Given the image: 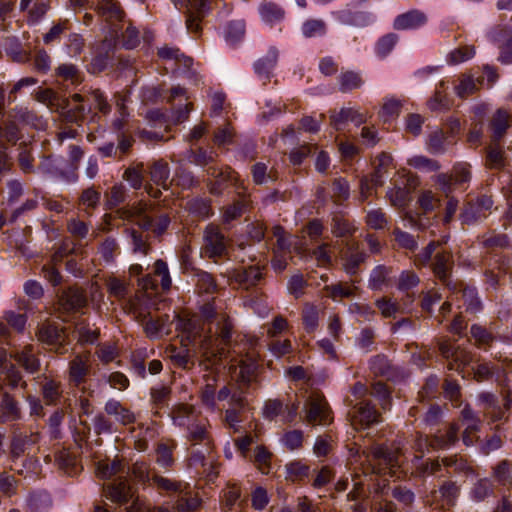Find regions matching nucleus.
I'll return each instance as SVG.
<instances>
[{"instance_id":"f257e3e1","label":"nucleus","mask_w":512,"mask_h":512,"mask_svg":"<svg viewBox=\"0 0 512 512\" xmlns=\"http://www.w3.org/2000/svg\"><path fill=\"white\" fill-rule=\"evenodd\" d=\"M200 317L204 323L210 325L208 332L193 318H180L176 328L182 333V342L195 348L208 349L212 344L213 336H217L224 344L232 338V323L229 318L218 311L213 301L204 303L200 307ZM186 346V344H184Z\"/></svg>"},{"instance_id":"f03ea898","label":"nucleus","mask_w":512,"mask_h":512,"mask_svg":"<svg viewBox=\"0 0 512 512\" xmlns=\"http://www.w3.org/2000/svg\"><path fill=\"white\" fill-rule=\"evenodd\" d=\"M470 177L471 175L468 167L463 165L455 166L453 173H441L436 176V184L448 197L445 213L442 218L444 224L451 222L459 204L458 199L453 196L449 197V194L460 188L464 183H467L470 180Z\"/></svg>"},{"instance_id":"7ed1b4c3","label":"nucleus","mask_w":512,"mask_h":512,"mask_svg":"<svg viewBox=\"0 0 512 512\" xmlns=\"http://www.w3.org/2000/svg\"><path fill=\"white\" fill-rule=\"evenodd\" d=\"M178 11L185 9L186 29L189 33L200 35L201 20L211 12V0H172Z\"/></svg>"},{"instance_id":"20e7f679","label":"nucleus","mask_w":512,"mask_h":512,"mask_svg":"<svg viewBox=\"0 0 512 512\" xmlns=\"http://www.w3.org/2000/svg\"><path fill=\"white\" fill-rule=\"evenodd\" d=\"M510 126L509 113L503 108H498L494 112L488 124L491 146L488 148L487 160H504L502 158L503 151L500 146V142L504 138Z\"/></svg>"},{"instance_id":"39448f33","label":"nucleus","mask_w":512,"mask_h":512,"mask_svg":"<svg viewBox=\"0 0 512 512\" xmlns=\"http://www.w3.org/2000/svg\"><path fill=\"white\" fill-rule=\"evenodd\" d=\"M107 464L116 478L105 488L106 497L113 502L127 504L132 498V491L125 477V474H128L129 470L126 471L121 460L118 459H114Z\"/></svg>"},{"instance_id":"423d86ee","label":"nucleus","mask_w":512,"mask_h":512,"mask_svg":"<svg viewBox=\"0 0 512 512\" xmlns=\"http://www.w3.org/2000/svg\"><path fill=\"white\" fill-rule=\"evenodd\" d=\"M116 44L112 39L105 38L97 43L91 52V61L87 66L90 74L97 75L115 64Z\"/></svg>"},{"instance_id":"0eeeda50","label":"nucleus","mask_w":512,"mask_h":512,"mask_svg":"<svg viewBox=\"0 0 512 512\" xmlns=\"http://www.w3.org/2000/svg\"><path fill=\"white\" fill-rule=\"evenodd\" d=\"M307 422L313 426H327L333 418L325 398L319 394L310 395L303 408Z\"/></svg>"},{"instance_id":"6e6552de","label":"nucleus","mask_w":512,"mask_h":512,"mask_svg":"<svg viewBox=\"0 0 512 512\" xmlns=\"http://www.w3.org/2000/svg\"><path fill=\"white\" fill-rule=\"evenodd\" d=\"M37 336L39 341L46 345L49 350L57 354L68 352L66 337L59 325L45 321L38 326Z\"/></svg>"},{"instance_id":"1a4fd4ad","label":"nucleus","mask_w":512,"mask_h":512,"mask_svg":"<svg viewBox=\"0 0 512 512\" xmlns=\"http://www.w3.org/2000/svg\"><path fill=\"white\" fill-rule=\"evenodd\" d=\"M493 200L490 196L482 195L467 202L460 213V220L465 225H475L482 222L490 213Z\"/></svg>"},{"instance_id":"9d476101","label":"nucleus","mask_w":512,"mask_h":512,"mask_svg":"<svg viewBox=\"0 0 512 512\" xmlns=\"http://www.w3.org/2000/svg\"><path fill=\"white\" fill-rule=\"evenodd\" d=\"M335 21L341 25L365 28L373 25L377 16L370 11L352 10L349 8L332 12Z\"/></svg>"},{"instance_id":"9b49d317","label":"nucleus","mask_w":512,"mask_h":512,"mask_svg":"<svg viewBox=\"0 0 512 512\" xmlns=\"http://www.w3.org/2000/svg\"><path fill=\"white\" fill-rule=\"evenodd\" d=\"M432 270L435 276L449 289L455 291L458 284L452 280L454 261L451 253L438 252L432 261Z\"/></svg>"},{"instance_id":"f8f14e48","label":"nucleus","mask_w":512,"mask_h":512,"mask_svg":"<svg viewBox=\"0 0 512 512\" xmlns=\"http://www.w3.org/2000/svg\"><path fill=\"white\" fill-rule=\"evenodd\" d=\"M203 248L209 258L222 257L227 252L226 240L219 228L207 225L203 233Z\"/></svg>"},{"instance_id":"ddd939ff","label":"nucleus","mask_w":512,"mask_h":512,"mask_svg":"<svg viewBox=\"0 0 512 512\" xmlns=\"http://www.w3.org/2000/svg\"><path fill=\"white\" fill-rule=\"evenodd\" d=\"M478 400L493 422L501 421L504 418L505 412L510 409L512 404V399L509 394L503 396L502 404L495 394L489 392L481 393L478 396Z\"/></svg>"},{"instance_id":"4468645a","label":"nucleus","mask_w":512,"mask_h":512,"mask_svg":"<svg viewBox=\"0 0 512 512\" xmlns=\"http://www.w3.org/2000/svg\"><path fill=\"white\" fill-rule=\"evenodd\" d=\"M229 279L240 288L250 290L263 280V273L259 266L251 265L232 270L229 274Z\"/></svg>"},{"instance_id":"2eb2a0df","label":"nucleus","mask_w":512,"mask_h":512,"mask_svg":"<svg viewBox=\"0 0 512 512\" xmlns=\"http://www.w3.org/2000/svg\"><path fill=\"white\" fill-rule=\"evenodd\" d=\"M368 254L359 248L356 243H348L341 252V262L344 271L349 276H355L359 272V267L366 261Z\"/></svg>"},{"instance_id":"dca6fc26","label":"nucleus","mask_w":512,"mask_h":512,"mask_svg":"<svg viewBox=\"0 0 512 512\" xmlns=\"http://www.w3.org/2000/svg\"><path fill=\"white\" fill-rule=\"evenodd\" d=\"M353 419L363 428H368L381 421V415L369 399H361L352 407Z\"/></svg>"},{"instance_id":"f3484780","label":"nucleus","mask_w":512,"mask_h":512,"mask_svg":"<svg viewBox=\"0 0 512 512\" xmlns=\"http://www.w3.org/2000/svg\"><path fill=\"white\" fill-rule=\"evenodd\" d=\"M368 459L375 462L374 469L378 466L380 473L384 468H392L400 465L399 452L385 445H374L369 454Z\"/></svg>"},{"instance_id":"a211bd4d","label":"nucleus","mask_w":512,"mask_h":512,"mask_svg":"<svg viewBox=\"0 0 512 512\" xmlns=\"http://www.w3.org/2000/svg\"><path fill=\"white\" fill-rule=\"evenodd\" d=\"M279 50L275 46H270L266 55L257 59L253 63L254 73L264 80H270L273 77V71L277 66Z\"/></svg>"},{"instance_id":"6ab92c4d","label":"nucleus","mask_w":512,"mask_h":512,"mask_svg":"<svg viewBox=\"0 0 512 512\" xmlns=\"http://www.w3.org/2000/svg\"><path fill=\"white\" fill-rule=\"evenodd\" d=\"M176 446L177 444L173 440L170 443L160 441L155 446L154 461L164 473L170 472L176 463L174 458Z\"/></svg>"},{"instance_id":"aec40b11","label":"nucleus","mask_w":512,"mask_h":512,"mask_svg":"<svg viewBox=\"0 0 512 512\" xmlns=\"http://www.w3.org/2000/svg\"><path fill=\"white\" fill-rule=\"evenodd\" d=\"M456 143V140L452 139L443 130L436 129L429 133L426 140V148L430 154L440 156L445 154Z\"/></svg>"},{"instance_id":"412c9836","label":"nucleus","mask_w":512,"mask_h":512,"mask_svg":"<svg viewBox=\"0 0 512 512\" xmlns=\"http://www.w3.org/2000/svg\"><path fill=\"white\" fill-rule=\"evenodd\" d=\"M55 162H41L38 170L49 177L66 182H76L78 179L76 162H65V168L54 167Z\"/></svg>"},{"instance_id":"4be33fe9","label":"nucleus","mask_w":512,"mask_h":512,"mask_svg":"<svg viewBox=\"0 0 512 512\" xmlns=\"http://www.w3.org/2000/svg\"><path fill=\"white\" fill-rule=\"evenodd\" d=\"M104 412L106 415L113 417L116 423L123 426L133 424L136 421L135 414L115 398H109L105 402Z\"/></svg>"},{"instance_id":"5701e85b","label":"nucleus","mask_w":512,"mask_h":512,"mask_svg":"<svg viewBox=\"0 0 512 512\" xmlns=\"http://www.w3.org/2000/svg\"><path fill=\"white\" fill-rule=\"evenodd\" d=\"M170 223L171 219L166 213L154 215L143 214L138 220V225L141 229L151 231L155 236H161L164 234Z\"/></svg>"},{"instance_id":"b1692460","label":"nucleus","mask_w":512,"mask_h":512,"mask_svg":"<svg viewBox=\"0 0 512 512\" xmlns=\"http://www.w3.org/2000/svg\"><path fill=\"white\" fill-rule=\"evenodd\" d=\"M426 22L427 17L422 11L412 9L396 16L393 27L396 30H414L422 27Z\"/></svg>"},{"instance_id":"393cba45","label":"nucleus","mask_w":512,"mask_h":512,"mask_svg":"<svg viewBox=\"0 0 512 512\" xmlns=\"http://www.w3.org/2000/svg\"><path fill=\"white\" fill-rule=\"evenodd\" d=\"M59 304L67 312L77 311L87 305V298L80 289L69 287L59 296Z\"/></svg>"},{"instance_id":"a878e982","label":"nucleus","mask_w":512,"mask_h":512,"mask_svg":"<svg viewBox=\"0 0 512 512\" xmlns=\"http://www.w3.org/2000/svg\"><path fill=\"white\" fill-rule=\"evenodd\" d=\"M258 12L263 23L270 27L279 24L285 17L284 9L279 4L271 1L261 2Z\"/></svg>"},{"instance_id":"bb28decb","label":"nucleus","mask_w":512,"mask_h":512,"mask_svg":"<svg viewBox=\"0 0 512 512\" xmlns=\"http://www.w3.org/2000/svg\"><path fill=\"white\" fill-rule=\"evenodd\" d=\"M438 349L445 359L451 360L449 362L450 369L458 370L467 361V355L459 347L446 340L438 341Z\"/></svg>"},{"instance_id":"cd10ccee","label":"nucleus","mask_w":512,"mask_h":512,"mask_svg":"<svg viewBox=\"0 0 512 512\" xmlns=\"http://www.w3.org/2000/svg\"><path fill=\"white\" fill-rule=\"evenodd\" d=\"M19 419H21L19 403L8 392H4L0 402V423L13 422Z\"/></svg>"},{"instance_id":"c85d7f7f","label":"nucleus","mask_w":512,"mask_h":512,"mask_svg":"<svg viewBox=\"0 0 512 512\" xmlns=\"http://www.w3.org/2000/svg\"><path fill=\"white\" fill-rule=\"evenodd\" d=\"M392 267L377 265L372 269L368 279V288L372 291H382L390 284Z\"/></svg>"},{"instance_id":"c756f323","label":"nucleus","mask_w":512,"mask_h":512,"mask_svg":"<svg viewBox=\"0 0 512 512\" xmlns=\"http://www.w3.org/2000/svg\"><path fill=\"white\" fill-rule=\"evenodd\" d=\"M201 505L200 499L193 496L190 491L183 488L175 494L173 512H195Z\"/></svg>"},{"instance_id":"7c9ffc66","label":"nucleus","mask_w":512,"mask_h":512,"mask_svg":"<svg viewBox=\"0 0 512 512\" xmlns=\"http://www.w3.org/2000/svg\"><path fill=\"white\" fill-rule=\"evenodd\" d=\"M15 121L22 125L30 126L37 130L44 129L46 122L42 116H38L34 111L29 110L27 107L16 106L13 108Z\"/></svg>"},{"instance_id":"2f4dec72","label":"nucleus","mask_w":512,"mask_h":512,"mask_svg":"<svg viewBox=\"0 0 512 512\" xmlns=\"http://www.w3.org/2000/svg\"><path fill=\"white\" fill-rule=\"evenodd\" d=\"M171 390L164 385L154 386L150 389V402L153 413L161 416V410L168 408Z\"/></svg>"},{"instance_id":"473e14b6","label":"nucleus","mask_w":512,"mask_h":512,"mask_svg":"<svg viewBox=\"0 0 512 512\" xmlns=\"http://www.w3.org/2000/svg\"><path fill=\"white\" fill-rule=\"evenodd\" d=\"M442 462L445 467V474H443L442 476L466 477L472 473V468L467 464V462L457 456L444 457L442 458Z\"/></svg>"},{"instance_id":"72a5a7b5","label":"nucleus","mask_w":512,"mask_h":512,"mask_svg":"<svg viewBox=\"0 0 512 512\" xmlns=\"http://www.w3.org/2000/svg\"><path fill=\"white\" fill-rule=\"evenodd\" d=\"M12 357L24 368L27 373L35 374L40 369V360L33 353L31 346L16 351Z\"/></svg>"},{"instance_id":"f704fd0d","label":"nucleus","mask_w":512,"mask_h":512,"mask_svg":"<svg viewBox=\"0 0 512 512\" xmlns=\"http://www.w3.org/2000/svg\"><path fill=\"white\" fill-rule=\"evenodd\" d=\"M40 391L46 405L55 406L60 402L62 390L59 382L44 377L40 382Z\"/></svg>"},{"instance_id":"c9c22d12","label":"nucleus","mask_w":512,"mask_h":512,"mask_svg":"<svg viewBox=\"0 0 512 512\" xmlns=\"http://www.w3.org/2000/svg\"><path fill=\"white\" fill-rule=\"evenodd\" d=\"M90 367L85 359L81 356H76L69 362V380L75 386H79L85 382L89 374Z\"/></svg>"},{"instance_id":"e433bc0d","label":"nucleus","mask_w":512,"mask_h":512,"mask_svg":"<svg viewBox=\"0 0 512 512\" xmlns=\"http://www.w3.org/2000/svg\"><path fill=\"white\" fill-rule=\"evenodd\" d=\"M245 31L246 24L244 20H231L227 22L224 27V38L226 43L230 46L238 45L243 40Z\"/></svg>"},{"instance_id":"4c0bfd02","label":"nucleus","mask_w":512,"mask_h":512,"mask_svg":"<svg viewBox=\"0 0 512 512\" xmlns=\"http://www.w3.org/2000/svg\"><path fill=\"white\" fill-rule=\"evenodd\" d=\"M391 496L402 506L405 511H411L416 499L412 489L403 484H396L390 488Z\"/></svg>"},{"instance_id":"58836bf2","label":"nucleus","mask_w":512,"mask_h":512,"mask_svg":"<svg viewBox=\"0 0 512 512\" xmlns=\"http://www.w3.org/2000/svg\"><path fill=\"white\" fill-rule=\"evenodd\" d=\"M285 479L300 482L310 475V467L300 460H293L285 464Z\"/></svg>"},{"instance_id":"ea45409f","label":"nucleus","mask_w":512,"mask_h":512,"mask_svg":"<svg viewBox=\"0 0 512 512\" xmlns=\"http://www.w3.org/2000/svg\"><path fill=\"white\" fill-rule=\"evenodd\" d=\"M6 54L17 63H28L31 61V54L26 52L19 38L13 36L8 38L5 44Z\"/></svg>"},{"instance_id":"a19ab883","label":"nucleus","mask_w":512,"mask_h":512,"mask_svg":"<svg viewBox=\"0 0 512 512\" xmlns=\"http://www.w3.org/2000/svg\"><path fill=\"white\" fill-rule=\"evenodd\" d=\"M130 472L137 482L144 486H151L154 472L157 471L155 468H150V465L147 462L137 461L133 464Z\"/></svg>"},{"instance_id":"79ce46f5","label":"nucleus","mask_w":512,"mask_h":512,"mask_svg":"<svg viewBox=\"0 0 512 512\" xmlns=\"http://www.w3.org/2000/svg\"><path fill=\"white\" fill-rule=\"evenodd\" d=\"M151 486L155 487L160 492H165L168 496L175 495L177 492H180L182 488L181 482L164 477L158 471L154 472Z\"/></svg>"},{"instance_id":"37998d69","label":"nucleus","mask_w":512,"mask_h":512,"mask_svg":"<svg viewBox=\"0 0 512 512\" xmlns=\"http://www.w3.org/2000/svg\"><path fill=\"white\" fill-rule=\"evenodd\" d=\"M50 495L45 491H34L29 494L27 506L29 512H44L51 506Z\"/></svg>"},{"instance_id":"c03bdc74","label":"nucleus","mask_w":512,"mask_h":512,"mask_svg":"<svg viewBox=\"0 0 512 512\" xmlns=\"http://www.w3.org/2000/svg\"><path fill=\"white\" fill-rule=\"evenodd\" d=\"M470 334L474 338L476 346L485 351L490 348L495 340L493 333L480 324H473L470 328Z\"/></svg>"},{"instance_id":"a18cd8bd","label":"nucleus","mask_w":512,"mask_h":512,"mask_svg":"<svg viewBox=\"0 0 512 512\" xmlns=\"http://www.w3.org/2000/svg\"><path fill=\"white\" fill-rule=\"evenodd\" d=\"M120 247L117 240L112 236H107L99 245L98 253L105 263L114 262L119 254Z\"/></svg>"},{"instance_id":"49530a36","label":"nucleus","mask_w":512,"mask_h":512,"mask_svg":"<svg viewBox=\"0 0 512 512\" xmlns=\"http://www.w3.org/2000/svg\"><path fill=\"white\" fill-rule=\"evenodd\" d=\"M170 358L174 365L185 370L191 369L195 365L194 354L188 348H174Z\"/></svg>"},{"instance_id":"de8ad7c7","label":"nucleus","mask_w":512,"mask_h":512,"mask_svg":"<svg viewBox=\"0 0 512 512\" xmlns=\"http://www.w3.org/2000/svg\"><path fill=\"white\" fill-rule=\"evenodd\" d=\"M369 367L376 376L390 378L393 375L392 366L385 355L380 354L372 357L369 361Z\"/></svg>"},{"instance_id":"09e8293b","label":"nucleus","mask_w":512,"mask_h":512,"mask_svg":"<svg viewBox=\"0 0 512 512\" xmlns=\"http://www.w3.org/2000/svg\"><path fill=\"white\" fill-rule=\"evenodd\" d=\"M32 444L33 441L31 437L23 435L22 433H14L10 445L11 460L15 462L24 454L27 446Z\"/></svg>"},{"instance_id":"8fccbe9b","label":"nucleus","mask_w":512,"mask_h":512,"mask_svg":"<svg viewBox=\"0 0 512 512\" xmlns=\"http://www.w3.org/2000/svg\"><path fill=\"white\" fill-rule=\"evenodd\" d=\"M193 279L202 292L211 294L217 291V284L210 273L200 269H193Z\"/></svg>"},{"instance_id":"3c124183","label":"nucleus","mask_w":512,"mask_h":512,"mask_svg":"<svg viewBox=\"0 0 512 512\" xmlns=\"http://www.w3.org/2000/svg\"><path fill=\"white\" fill-rule=\"evenodd\" d=\"M363 80L359 73L346 71L339 77V90L343 93L350 92L362 86Z\"/></svg>"},{"instance_id":"603ef678","label":"nucleus","mask_w":512,"mask_h":512,"mask_svg":"<svg viewBox=\"0 0 512 512\" xmlns=\"http://www.w3.org/2000/svg\"><path fill=\"white\" fill-rule=\"evenodd\" d=\"M396 33H388L378 39L375 45V53L379 58H385L394 49L398 42Z\"/></svg>"},{"instance_id":"864d4df0","label":"nucleus","mask_w":512,"mask_h":512,"mask_svg":"<svg viewBox=\"0 0 512 512\" xmlns=\"http://www.w3.org/2000/svg\"><path fill=\"white\" fill-rule=\"evenodd\" d=\"M462 297L467 312L476 314L482 310V303L474 287H464L462 289Z\"/></svg>"},{"instance_id":"5fc2aeb1","label":"nucleus","mask_w":512,"mask_h":512,"mask_svg":"<svg viewBox=\"0 0 512 512\" xmlns=\"http://www.w3.org/2000/svg\"><path fill=\"white\" fill-rule=\"evenodd\" d=\"M481 243L488 253H492L498 249L507 248L510 241L506 234H491L483 236Z\"/></svg>"},{"instance_id":"6e6d98bb","label":"nucleus","mask_w":512,"mask_h":512,"mask_svg":"<svg viewBox=\"0 0 512 512\" xmlns=\"http://www.w3.org/2000/svg\"><path fill=\"white\" fill-rule=\"evenodd\" d=\"M224 508L226 512H239L241 507V492L235 486L228 487L224 490Z\"/></svg>"},{"instance_id":"4d7b16f0","label":"nucleus","mask_w":512,"mask_h":512,"mask_svg":"<svg viewBox=\"0 0 512 512\" xmlns=\"http://www.w3.org/2000/svg\"><path fill=\"white\" fill-rule=\"evenodd\" d=\"M97 11L108 21L120 20L122 18V12L112 0H102L97 4Z\"/></svg>"},{"instance_id":"13d9d810","label":"nucleus","mask_w":512,"mask_h":512,"mask_svg":"<svg viewBox=\"0 0 512 512\" xmlns=\"http://www.w3.org/2000/svg\"><path fill=\"white\" fill-rule=\"evenodd\" d=\"M190 213L200 218H207L211 214L210 200L207 198H193L187 203Z\"/></svg>"},{"instance_id":"bf43d9fd","label":"nucleus","mask_w":512,"mask_h":512,"mask_svg":"<svg viewBox=\"0 0 512 512\" xmlns=\"http://www.w3.org/2000/svg\"><path fill=\"white\" fill-rule=\"evenodd\" d=\"M371 396L377 398L383 410H388L391 407V392L388 387L382 382H375L372 385Z\"/></svg>"},{"instance_id":"052dcab7","label":"nucleus","mask_w":512,"mask_h":512,"mask_svg":"<svg viewBox=\"0 0 512 512\" xmlns=\"http://www.w3.org/2000/svg\"><path fill=\"white\" fill-rule=\"evenodd\" d=\"M49 10L48 0H37L34 6L28 12V25H38L45 17Z\"/></svg>"},{"instance_id":"680f3d73","label":"nucleus","mask_w":512,"mask_h":512,"mask_svg":"<svg viewBox=\"0 0 512 512\" xmlns=\"http://www.w3.org/2000/svg\"><path fill=\"white\" fill-rule=\"evenodd\" d=\"M106 208L112 209L123 203L126 199V189L123 184H115L109 192L105 193Z\"/></svg>"},{"instance_id":"e2e57ef3","label":"nucleus","mask_w":512,"mask_h":512,"mask_svg":"<svg viewBox=\"0 0 512 512\" xmlns=\"http://www.w3.org/2000/svg\"><path fill=\"white\" fill-rule=\"evenodd\" d=\"M272 454L263 446H257L254 450L253 461L262 474H269L271 470Z\"/></svg>"},{"instance_id":"0e129e2a","label":"nucleus","mask_w":512,"mask_h":512,"mask_svg":"<svg viewBox=\"0 0 512 512\" xmlns=\"http://www.w3.org/2000/svg\"><path fill=\"white\" fill-rule=\"evenodd\" d=\"M420 283L419 276L412 270H403L399 277L396 284V287L401 292H407Z\"/></svg>"},{"instance_id":"69168bd1","label":"nucleus","mask_w":512,"mask_h":512,"mask_svg":"<svg viewBox=\"0 0 512 512\" xmlns=\"http://www.w3.org/2000/svg\"><path fill=\"white\" fill-rule=\"evenodd\" d=\"M237 155L243 158L253 157L257 145L256 142L250 137H236V142L233 145Z\"/></svg>"},{"instance_id":"338daca9","label":"nucleus","mask_w":512,"mask_h":512,"mask_svg":"<svg viewBox=\"0 0 512 512\" xmlns=\"http://www.w3.org/2000/svg\"><path fill=\"white\" fill-rule=\"evenodd\" d=\"M236 137L237 136L235 135L233 130L229 126H226L219 128L214 133L212 141L215 145H217L220 148H225L228 146L233 147L234 143L236 142Z\"/></svg>"},{"instance_id":"774afa93","label":"nucleus","mask_w":512,"mask_h":512,"mask_svg":"<svg viewBox=\"0 0 512 512\" xmlns=\"http://www.w3.org/2000/svg\"><path fill=\"white\" fill-rule=\"evenodd\" d=\"M510 466L511 464L507 460L499 462L494 468L493 476L499 484L503 486H509L512 488V476Z\"/></svg>"}]
</instances>
